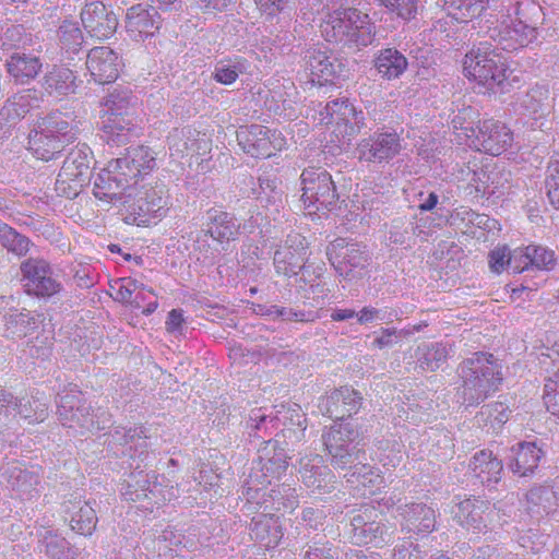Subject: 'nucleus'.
Instances as JSON below:
<instances>
[{
	"label": "nucleus",
	"mask_w": 559,
	"mask_h": 559,
	"mask_svg": "<svg viewBox=\"0 0 559 559\" xmlns=\"http://www.w3.org/2000/svg\"><path fill=\"white\" fill-rule=\"evenodd\" d=\"M500 14L497 24L489 27L488 37L504 51H513L535 41L544 22L543 8L533 0H501L495 3Z\"/></svg>",
	"instance_id": "obj_1"
},
{
	"label": "nucleus",
	"mask_w": 559,
	"mask_h": 559,
	"mask_svg": "<svg viewBox=\"0 0 559 559\" xmlns=\"http://www.w3.org/2000/svg\"><path fill=\"white\" fill-rule=\"evenodd\" d=\"M156 158L147 146L129 147L124 157L114 159L98 173L94 180L93 193L95 198H109L112 201L121 199L120 190L135 185L139 176H144L154 169Z\"/></svg>",
	"instance_id": "obj_2"
},
{
	"label": "nucleus",
	"mask_w": 559,
	"mask_h": 559,
	"mask_svg": "<svg viewBox=\"0 0 559 559\" xmlns=\"http://www.w3.org/2000/svg\"><path fill=\"white\" fill-rule=\"evenodd\" d=\"M461 385L457 396L462 404L477 406L498 391L502 383L501 367L492 354L476 352L457 367Z\"/></svg>",
	"instance_id": "obj_3"
},
{
	"label": "nucleus",
	"mask_w": 559,
	"mask_h": 559,
	"mask_svg": "<svg viewBox=\"0 0 559 559\" xmlns=\"http://www.w3.org/2000/svg\"><path fill=\"white\" fill-rule=\"evenodd\" d=\"M120 190L121 199L112 201L109 198L102 200L112 204H120V214L124 223L138 226L155 224L167 215L169 210V197L165 185L156 182L155 186H142Z\"/></svg>",
	"instance_id": "obj_4"
},
{
	"label": "nucleus",
	"mask_w": 559,
	"mask_h": 559,
	"mask_svg": "<svg viewBox=\"0 0 559 559\" xmlns=\"http://www.w3.org/2000/svg\"><path fill=\"white\" fill-rule=\"evenodd\" d=\"M358 437V431L350 424L335 423L331 427L324 428L321 439L331 456L332 465L342 469L350 467V473L346 474L347 480L356 486H366L367 483L372 481L370 476L373 473L371 467L366 464L361 466L355 464L361 452Z\"/></svg>",
	"instance_id": "obj_5"
},
{
	"label": "nucleus",
	"mask_w": 559,
	"mask_h": 559,
	"mask_svg": "<svg viewBox=\"0 0 559 559\" xmlns=\"http://www.w3.org/2000/svg\"><path fill=\"white\" fill-rule=\"evenodd\" d=\"M79 127L70 116L56 111L38 120L28 133L27 150L37 159L57 158L76 139Z\"/></svg>",
	"instance_id": "obj_6"
},
{
	"label": "nucleus",
	"mask_w": 559,
	"mask_h": 559,
	"mask_svg": "<svg viewBox=\"0 0 559 559\" xmlns=\"http://www.w3.org/2000/svg\"><path fill=\"white\" fill-rule=\"evenodd\" d=\"M498 50H503L491 39L479 41L465 55L463 69L469 80L492 92H508V67Z\"/></svg>",
	"instance_id": "obj_7"
},
{
	"label": "nucleus",
	"mask_w": 559,
	"mask_h": 559,
	"mask_svg": "<svg viewBox=\"0 0 559 559\" xmlns=\"http://www.w3.org/2000/svg\"><path fill=\"white\" fill-rule=\"evenodd\" d=\"M320 27L326 41L348 48L367 47L373 43L376 36V26L369 16L352 7L341 14L323 19Z\"/></svg>",
	"instance_id": "obj_8"
},
{
	"label": "nucleus",
	"mask_w": 559,
	"mask_h": 559,
	"mask_svg": "<svg viewBox=\"0 0 559 559\" xmlns=\"http://www.w3.org/2000/svg\"><path fill=\"white\" fill-rule=\"evenodd\" d=\"M70 390L58 393L57 415L60 423L81 433L103 430L110 421V416L102 408L94 411L82 400V393L76 385L70 384Z\"/></svg>",
	"instance_id": "obj_9"
},
{
	"label": "nucleus",
	"mask_w": 559,
	"mask_h": 559,
	"mask_svg": "<svg viewBox=\"0 0 559 559\" xmlns=\"http://www.w3.org/2000/svg\"><path fill=\"white\" fill-rule=\"evenodd\" d=\"M259 453L257 466L252 468L249 478L241 487V495L246 500L259 501L258 497L264 486L280 479L288 467L286 452L283 448L277 447V442L267 441Z\"/></svg>",
	"instance_id": "obj_10"
},
{
	"label": "nucleus",
	"mask_w": 559,
	"mask_h": 559,
	"mask_svg": "<svg viewBox=\"0 0 559 559\" xmlns=\"http://www.w3.org/2000/svg\"><path fill=\"white\" fill-rule=\"evenodd\" d=\"M304 207L312 215L321 210H332L338 199L331 174L322 167L305 168L300 175Z\"/></svg>",
	"instance_id": "obj_11"
},
{
	"label": "nucleus",
	"mask_w": 559,
	"mask_h": 559,
	"mask_svg": "<svg viewBox=\"0 0 559 559\" xmlns=\"http://www.w3.org/2000/svg\"><path fill=\"white\" fill-rule=\"evenodd\" d=\"M404 140L396 130L382 128L361 139L355 148V155L361 163L389 164L404 150Z\"/></svg>",
	"instance_id": "obj_12"
},
{
	"label": "nucleus",
	"mask_w": 559,
	"mask_h": 559,
	"mask_svg": "<svg viewBox=\"0 0 559 559\" xmlns=\"http://www.w3.org/2000/svg\"><path fill=\"white\" fill-rule=\"evenodd\" d=\"M92 152L88 146L81 145L72 148L58 174L56 189L66 198L78 195L80 189L90 181Z\"/></svg>",
	"instance_id": "obj_13"
},
{
	"label": "nucleus",
	"mask_w": 559,
	"mask_h": 559,
	"mask_svg": "<svg viewBox=\"0 0 559 559\" xmlns=\"http://www.w3.org/2000/svg\"><path fill=\"white\" fill-rule=\"evenodd\" d=\"M326 257L344 280L353 281L367 274L370 257L365 247L358 243L337 238L326 247Z\"/></svg>",
	"instance_id": "obj_14"
},
{
	"label": "nucleus",
	"mask_w": 559,
	"mask_h": 559,
	"mask_svg": "<svg viewBox=\"0 0 559 559\" xmlns=\"http://www.w3.org/2000/svg\"><path fill=\"white\" fill-rule=\"evenodd\" d=\"M237 141L245 153L255 158L270 157L286 145L281 132L260 124L240 127Z\"/></svg>",
	"instance_id": "obj_15"
},
{
	"label": "nucleus",
	"mask_w": 559,
	"mask_h": 559,
	"mask_svg": "<svg viewBox=\"0 0 559 559\" xmlns=\"http://www.w3.org/2000/svg\"><path fill=\"white\" fill-rule=\"evenodd\" d=\"M80 15L84 29L97 40H106L117 31L116 14L100 0H87Z\"/></svg>",
	"instance_id": "obj_16"
},
{
	"label": "nucleus",
	"mask_w": 559,
	"mask_h": 559,
	"mask_svg": "<svg viewBox=\"0 0 559 559\" xmlns=\"http://www.w3.org/2000/svg\"><path fill=\"white\" fill-rule=\"evenodd\" d=\"M305 69L312 83L320 85L343 76L345 67L324 46H312L305 51Z\"/></svg>",
	"instance_id": "obj_17"
},
{
	"label": "nucleus",
	"mask_w": 559,
	"mask_h": 559,
	"mask_svg": "<svg viewBox=\"0 0 559 559\" xmlns=\"http://www.w3.org/2000/svg\"><path fill=\"white\" fill-rule=\"evenodd\" d=\"M381 512L371 504H364L352 519L354 538L357 543L380 546L388 543L389 528L378 520Z\"/></svg>",
	"instance_id": "obj_18"
},
{
	"label": "nucleus",
	"mask_w": 559,
	"mask_h": 559,
	"mask_svg": "<svg viewBox=\"0 0 559 559\" xmlns=\"http://www.w3.org/2000/svg\"><path fill=\"white\" fill-rule=\"evenodd\" d=\"M307 250L306 237L297 233L289 234L274 253L276 273L288 277L297 275L305 266Z\"/></svg>",
	"instance_id": "obj_19"
},
{
	"label": "nucleus",
	"mask_w": 559,
	"mask_h": 559,
	"mask_svg": "<svg viewBox=\"0 0 559 559\" xmlns=\"http://www.w3.org/2000/svg\"><path fill=\"white\" fill-rule=\"evenodd\" d=\"M475 135V146L487 154L498 156L506 152L513 142L512 131L502 122L488 119L479 122L477 132L471 129Z\"/></svg>",
	"instance_id": "obj_20"
},
{
	"label": "nucleus",
	"mask_w": 559,
	"mask_h": 559,
	"mask_svg": "<svg viewBox=\"0 0 559 559\" xmlns=\"http://www.w3.org/2000/svg\"><path fill=\"white\" fill-rule=\"evenodd\" d=\"M25 288L28 294L50 297L61 289V283L53 276L45 260H28L22 264Z\"/></svg>",
	"instance_id": "obj_21"
},
{
	"label": "nucleus",
	"mask_w": 559,
	"mask_h": 559,
	"mask_svg": "<svg viewBox=\"0 0 559 559\" xmlns=\"http://www.w3.org/2000/svg\"><path fill=\"white\" fill-rule=\"evenodd\" d=\"M491 513L492 509L489 503L476 498L459 502L456 510L453 511L456 523L475 535L487 533Z\"/></svg>",
	"instance_id": "obj_22"
},
{
	"label": "nucleus",
	"mask_w": 559,
	"mask_h": 559,
	"mask_svg": "<svg viewBox=\"0 0 559 559\" xmlns=\"http://www.w3.org/2000/svg\"><path fill=\"white\" fill-rule=\"evenodd\" d=\"M516 110L525 117L534 120L533 128H540L543 120L551 109L550 93L547 85L535 84L525 93L516 97Z\"/></svg>",
	"instance_id": "obj_23"
},
{
	"label": "nucleus",
	"mask_w": 559,
	"mask_h": 559,
	"mask_svg": "<svg viewBox=\"0 0 559 559\" xmlns=\"http://www.w3.org/2000/svg\"><path fill=\"white\" fill-rule=\"evenodd\" d=\"M86 68L96 83L109 84L119 75L120 60L111 48L94 47L87 53Z\"/></svg>",
	"instance_id": "obj_24"
},
{
	"label": "nucleus",
	"mask_w": 559,
	"mask_h": 559,
	"mask_svg": "<svg viewBox=\"0 0 559 559\" xmlns=\"http://www.w3.org/2000/svg\"><path fill=\"white\" fill-rule=\"evenodd\" d=\"M159 27L160 16L155 8H145L142 4H136L128 9L126 29L133 40H145L154 36Z\"/></svg>",
	"instance_id": "obj_25"
},
{
	"label": "nucleus",
	"mask_w": 559,
	"mask_h": 559,
	"mask_svg": "<svg viewBox=\"0 0 559 559\" xmlns=\"http://www.w3.org/2000/svg\"><path fill=\"white\" fill-rule=\"evenodd\" d=\"M298 473L304 485L311 492H324L329 489L333 475L324 465L323 457L319 454H304L298 460Z\"/></svg>",
	"instance_id": "obj_26"
},
{
	"label": "nucleus",
	"mask_w": 559,
	"mask_h": 559,
	"mask_svg": "<svg viewBox=\"0 0 559 559\" xmlns=\"http://www.w3.org/2000/svg\"><path fill=\"white\" fill-rule=\"evenodd\" d=\"M361 401L359 392L348 386H342L331 392L322 401L321 411L330 418L343 420L359 411Z\"/></svg>",
	"instance_id": "obj_27"
},
{
	"label": "nucleus",
	"mask_w": 559,
	"mask_h": 559,
	"mask_svg": "<svg viewBox=\"0 0 559 559\" xmlns=\"http://www.w3.org/2000/svg\"><path fill=\"white\" fill-rule=\"evenodd\" d=\"M204 218V230L213 240L224 245L238 238L240 225L234 214L212 207L206 211Z\"/></svg>",
	"instance_id": "obj_28"
},
{
	"label": "nucleus",
	"mask_w": 559,
	"mask_h": 559,
	"mask_svg": "<svg viewBox=\"0 0 559 559\" xmlns=\"http://www.w3.org/2000/svg\"><path fill=\"white\" fill-rule=\"evenodd\" d=\"M66 521L71 528L84 536H91L96 528L98 518L91 501L81 498L66 500L62 504Z\"/></svg>",
	"instance_id": "obj_29"
},
{
	"label": "nucleus",
	"mask_w": 559,
	"mask_h": 559,
	"mask_svg": "<svg viewBox=\"0 0 559 559\" xmlns=\"http://www.w3.org/2000/svg\"><path fill=\"white\" fill-rule=\"evenodd\" d=\"M130 466L134 471L130 473L126 480V488L122 491L126 500L138 501L151 496L157 497L162 495V484L158 483V476L154 471L145 473L143 469H140V461L135 465L131 463Z\"/></svg>",
	"instance_id": "obj_30"
},
{
	"label": "nucleus",
	"mask_w": 559,
	"mask_h": 559,
	"mask_svg": "<svg viewBox=\"0 0 559 559\" xmlns=\"http://www.w3.org/2000/svg\"><path fill=\"white\" fill-rule=\"evenodd\" d=\"M402 528L416 534H429L436 530V512L425 503H406L397 508Z\"/></svg>",
	"instance_id": "obj_31"
},
{
	"label": "nucleus",
	"mask_w": 559,
	"mask_h": 559,
	"mask_svg": "<svg viewBox=\"0 0 559 559\" xmlns=\"http://www.w3.org/2000/svg\"><path fill=\"white\" fill-rule=\"evenodd\" d=\"M41 97L40 93L35 88H27L16 93L7 100L0 110V124L2 122L9 126L15 124L24 118L32 109L38 108Z\"/></svg>",
	"instance_id": "obj_32"
},
{
	"label": "nucleus",
	"mask_w": 559,
	"mask_h": 559,
	"mask_svg": "<svg viewBox=\"0 0 559 559\" xmlns=\"http://www.w3.org/2000/svg\"><path fill=\"white\" fill-rule=\"evenodd\" d=\"M508 466L511 472L521 477L531 476L544 457V451L536 442H520L511 449Z\"/></svg>",
	"instance_id": "obj_33"
},
{
	"label": "nucleus",
	"mask_w": 559,
	"mask_h": 559,
	"mask_svg": "<svg viewBox=\"0 0 559 559\" xmlns=\"http://www.w3.org/2000/svg\"><path fill=\"white\" fill-rule=\"evenodd\" d=\"M502 469V461L490 450L476 452L468 464L471 475L486 486L497 484L501 479Z\"/></svg>",
	"instance_id": "obj_34"
},
{
	"label": "nucleus",
	"mask_w": 559,
	"mask_h": 559,
	"mask_svg": "<svg viewBox=\"0 0 559 559\" xmlns=\"http://www.w3.org/2000/svg\"><path fill=\"white\" fill-rule=\"evenodd\" d=\"M102 140L110 146L128 144L138 136L134 117H100Z\"/></svg>",
	"instance_id": "obj_35"
},
{
	"label": "nucleus",
	"mask_w": 559,
	"mask_h": 559,
	"mask_svg": "<svg viewBox=\"0 0 559 559\" xmlns=\"http://www.w3.org/2000/svg\"><path fill=\"white\" fill-rule=\"evenodd\" d=\"M250 535L266 549L277 547L284 536L280 518L270 513L254 516L250 523Z\"/></svg>",
	"instance_id": "obj_36"
},
{
	"label": "nucleus",
	"mask_w": 559,
	"mask_h": 559,
	"mask_svg": "<svg viewBox=\"0 0 559 559\" xmlns=\"http://www.w3.org/2000/svg\"><path fill=\"white\" fill-rule=\"evenodd\" d=\"M258 500H247L249 503L261 506L264 511L294 510L298 506V495L296 489L287 484L277 485L267 490V486L260 491Z\"/></svg>",
	"instance_id": "obj_37"
},
{
	"label": "nucleus",
	"mask_w": 559,
	"mask_h": 559,
	"mask_svg": "<svg viewBox=\"0 0 559 559\" xmlns=\"http://www.w3.org/2000/svg\"><path fill=\"white\" fill-rule=\"evenodd\" d=\"M547 377H559V333L546 332L536 341L532 353Z\"/></svg>",
	"instance_id": "obj_38"
},
{
	"label": "nucleus",
	"mask_w": 559,
	"mask_h": 559,
	"mask_svg": "<svg viewBox=\"0 0 559 559\" xmlns=\"http://www.w3.org/2000/svg\"><path fill=\"white\" fill-rule=\"evenodd\" d=\"M9 75L20 84L34 80L43 68L39 57L24 51H14L5 61Z\"/></svg>",
	"instance_id": "obj_39"
},
{
	"label": "nucleus",
	"mask_w": 559,
	"mask_h": 559,
	"mask_svg": "<svg viewBox=\"0 0 559 559\" xmlns=\"http://www.w3.org/2000/svg\"><path fill=\"white\" fill-rule=\"evenodd\" d=\"M136 96L128 87H115L104 98L100 117H134Z\"/></svg>",
	"instance_id": "obj_40"
},
{
	"label": "nucleus",
	"mask_w": 559,
	"mask_h": 559,
	"mask_svg": "<svg viewBox=\"0 0 559 559\" xmlns=\"http://www.w3.org/2000/svg\"><path fill=\"white\" fill-rule=\"evenodd\" d=\"M378 74L388 81L399 79L407 69V58L396 48L388 47L379 50L373 59Z\"/></svg>",
	"instance_id": "obj_41"
},
{
	"label": "nucleus",
	"mask_w": 559,
	"mask_h": 559,
	"mask_svg": "<svg viewBox=\"0 0 559 559\" xmlns=\"http://www.w3.org/2000/svg\"><path fill=\"white\" fill-rule=\"evenodd\" d=\"M38 316L26 309L9 311L3 316L4 336L16 340L31 334L38 328Z\"/></svg>",
	"instance_id": "obj_42"
},
{
	"label": "nucleus",
	"mask_w": 559,
	"mask_h": 559,
	"mask_svg": "<svg viewBox=\"0 0 559 559\" xmlns=\"http://www.w3.org/2000/svg\"><path fill=\"white\" fill-rule=\"evenodd\" d=\"M43 88L49 95L63 96L76 90V76L72 70L53 66L43 78Z\"/></svg>",
	"instance_id": "obj_43"
},
{
	"label": "nucleus",
	"mask_w": 559,
	"mask_h": 559,
	"mask_svg": "<svg viewBox=\"0 0 559 559\" xmlns=\"http://www.w3.org/2000/svg\"><path fill=\"white\" fill-rule=\"evenodd\" d=\"M449 350L443 343H421L414 353L417 366L421 371L433 372L448 359Z\"/></svg>",
	"instance_id": "obj_44"
},
{
	"label": "nucleus",
	"mask_w": 559,
	"mask_h": 559,
	"mask_svg": "<svg viewBox=\"0 0 559 559\" xmlns=\"http://www.w3.org/2000/svg\"><path fill=\"white\" fill-rule=\"evenodd\" d=\"M147 436L146 428L143 426L132 428H117L111 433V442L121 445H128L129 443H135V451L140 448L139 460L143 463L148 457L147 449Z\"/></svg>",
	"instance_id": "obj_45"
},
{
	"label": "nucleus",
	"mask_w": 559,
	"mask_h": 559,
	"mask_svg": "<svg viewBox=\"0 0 559 559\" xmlns=\"http://www.w3.org/2000/svg\"><path fill=\"white\" fill-rule=\"evenodd\" d=\"M2 476L7 479L12 490L16 491L21 498H32L37 492V476L22 469L17 466L8 468Z\"/></svg>",
	"instance_id": "obj_46"
},
{
	"label": "nucleus",
	"mask_w": 559,
	"mask_h": 559,
	"mask_svg": "<svg viewBox=\"0 0 559 559\" xmlns=\"http://www.w3.org/2000/svg\"><path fill=\"white\" fill-rule=\"evenodd\" d=\"M281 419L272 414H266L262 408H254L250 412L247 420V429L249 435L263 438L271 436L273 430L278 429Z\"/></svg>",
	"instance_id": "obj_47"
},
{
	"label": "nucleus",
	"mask_w": 559,
	"mask_h": 559,
	"mask_svg": "<svg viewBox=\"0 0 559 559\" xmlns=\"http://www.w3.org/2000/svg\"><path fill=\"white\" fill-rule=\"evenodd\" d=\"M444 8L457 22H467L480 16L485 10L484 0H444Z\"/></svg>",
	"instance_id": "obj_48"
},
{
	"label": "nucleus",
	"mask_w": 559,
	"mask_h": 559,
	"mask_svg": "<svg viewBox=\"0 0 559 559\" xmlns=\"http://www.w3.org/2000/svg\"><path fill=\"white\" fill-rule=\"evenodd\" d=\"M247 71V61L241 57L219 60L215 64L213 78L216 82L229 85L233 84L239 74Z\"/></svg>",
	"instance_id": "obj_49"
},
{
	"label": "nucleus",
	"mask_w": 559,
	"mask_h": 559,
	"mask_svg": "<svg viewBox=\"0 0 559 559\" xmlns=\"http://www.w3.org/2000/svg\"><path fill=\"white\" fill-rule=\"evenodd\" d=\"M41 549L50 559H71L72 549L69 542L53 531L46 530L41 534Z\"/></svg>",
	"instance_id": "obj_50"
},
{
	"label": "nucleus",
	"mask_w": 559,
	"mask_h": 559,
	"mask_svg": "<svg viewBox=\"0 0 559 559\" xmlns=\"http://www.w3.org/2000/svg\"><path fill=\"white\" fill-rule=\"evenodd\" d=\"M518 254L530 263L531 269L549 271L556 264L555 252L542 246L530 245L524 248L523 253L518 252Z\"/></svg>",
	"instance_id": "obj_51"
},
{
	"label": "nucleus",
	"mask_w": 559,
	"mask_h": 559,
	"mask_svg": "<svg viewBox=\"0 0 559 559\" xmlns=\"http://www.w3.org/2000/svg\"><path fill=\"white\" fill-rule=\"evenodd\" d=\"M48 415V405L43 402L38 396L31 399H20L17 416L27 420L28 423H41Z\"/></svg>",
	"instance_id": "obj_52"
},
{
	"label": "nucleus",
	"mask_w": 559,
	"mask_h": 559,
	"mask_svg": "<svg viewBox=\"0 0 559 559\" xmlns=\"http://www.w3.org/2000/svg\"><path fill=\"white\" fill-rule=\"evenodd\" d=\"M61 48L76 53L83 43V33L74 21L64 20L58 31Z\"/></svg>",
	"instance_id": "obj_53"
},
{
	"label": "nucleus",
	"mask_w": 559,
	"mask_h": 559,
	"mask_svg": "<svg viewBox=\"0 0 559 559\" xmlns=\"http://www.w3.org/2000/svg\"><path fill=\"white\" fill-rule=\"evenodd\" d=\"M468 183L466 187L467 193L474 197H490L495 194V188H491V174L480 168L477 170H469L467 173Z\"/></svg>",
	"instance_id": "obj_54"
},
{
	"label": "nucleus",
	"mask_w": 559,
	"mask_h": 559,
	"mask_svg": "<svg viewBox=\"0 0 559 559\" xmlns=\"http://www.w3.org/2000/svg\"><path fill=\"white\" fill-rule=\"evenodd\" d=\"M0 242L8 251L19 257L28 251V239L8 225L0 226Z\"/></svg>",
	"instance_id": "obj_55"
},
{
	"label": "nucleus",
	"mask_w": 559,
	"mask_h": 559,
	"mask_svg": "<svg viewBox=\"0 0 559 559\" xmlns=\"http://www.w3.org/2000/svg\"><path fill=\"white\" fill-rule=\"evenodd\" d=\"M0 40L3 49H16V51L25 48L32 41L29 34L26 33L22 25L8 26Z\"/></svg>",
	"instance_id": "obj_56"
},
{
	"label": "nucleus",
	"mask_w": 559,
	"mask_h": 559,
	"mask_svg": "<svg viewBox=\"0 0 559 559\" xmlns=\"http://www.w3.org/2000/svg\"><path fill=\"white\" fill-rule=\"evenodd\" d=\"M543 399L547 411L559 420V377H546Z\"/></svg>",
	"instance_id": "obj_57"
},
{
	"label": "nucleus",
	"mask_w": 559,
	"mask_h": 559,
	"mask_svg": "<svg viewBox=\"0 0 559 559\" xmlns=\"http://www.w3.org/2000/svg\"><path fill=\"white\" fill-rule=\"evenodd\" d=\"M556 499L552 489L546 486L534 487L526 493L527 503L533 508H540L548 512L552 508V500Z\"/></svg>",
	"instance_id": "obj_58"
},
{
	"label": "nucleus",
	"mask_w": 559,
	"mask_h": 559,
	"mask_svg": "<svg viewBox=\"0 0 559 559\" xmlns=\"http://www.w3.org/2000/svg\"><path fill=\"white\" fill-rule=\"evenodd\" d=\"M353 0H314L312 10L320 15L321 23L323 19H329L332 14H341L348 9Z\"/></svg>",
	"instance_id": "obj_59"
},
{
	"label": "nucleus",
	"mask_w": 559,
	"mask_h": 559,
	"mask_svg": "<svg viewBox=\"0 0 559 559\" xmlns=\"http://www.w3.org/2000/svg\"><path fill=\"white\" fill-rule=\"evenodd\" d=\"M349 105L350 103L346 98L334 99L326 103L324 110L326 119V124H335L337 127H342V121H344L346 115L349 114Z\"/></svg>",
	"instance_id": "obj_60"
},
{
	"label": "nucleus",
	"mask_w": 559,
	"mask_h": 559,
	"mask_svg": "<svg viewBox=\"0 0 559 559\" xmlns=\"http://www.w3.org/2000/svg\"><path fill=\"white\" fill-rule=\"evenodd\" d=\"M545 183L550 203L559 209V159L549 164Z\"/></svg>",
	"instance_id": "obj_61"
},
{
	"label": "nucleus",
	"mask_w": 559,
	"mask_h": 559,
	"mask_svg": "<svg viewBox=\"0 0 559 559\" xmlns=\"http://www.w3.org/2000/svg\"><path fill=\"white\" fill-rule=\"evenodd\" d=\"M342 126H344L345 135L355 136L367 127L364 112L361 110H357L350 103L349 114L346 115L344 121H342Z\"/></svg>",
	"instance_id": "obj_62"
},
{
	"label": "nucleus",
	"mask_w": 559,
	"mask_h": 559,
	"mask_svg": "<svg viewBox=\"0 0 559 559\" xmlns=\"http://www.w3.org/2000/svg\"><path fill=\"white\" fill-rule=\"evenodd\" d=\"M116 284L119 285L115 299L123 302L131 304L132 295L139 289H144V284L130 277L119 278Z\"/></svg>",
	"instance_id": "obj_63"
},
{
	"label": "nucleus",
	"mask_w": 559,
	"mask_h": 559,
	"mask_svg": "<svg viewBox=\"0 0 559 559\" xmlns=\"http://www.w3.org/2000/svg\"><path fill=\"white\" fill-rule=\"evenodd\" d=\"M392 313L386 309H378L372 306H365L357 312V321L359 324L365 325L376 321H388L391 319Z\"/></svg>",
	"instance_id": "obj_64"
}]
</instances>
